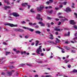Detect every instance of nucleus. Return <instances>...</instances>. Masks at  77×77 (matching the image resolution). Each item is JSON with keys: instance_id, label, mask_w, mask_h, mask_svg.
Returning a JSON list of instances; mask_svg holds the SVG:
<instances>
[{"instance_id": "obj_1", "label": "nucleus", "mask_w": 77, "mask_h": 77, "mask_svg": "<svg viewBox=\"0 0 77 77\" xmlns=\"http://www.w3.org/2000/svg\"><path fill=\"white\" fill-rule=\"evenodd\" d=\"M5 26H9L10 27H17L18 26L17 25H14L13 24L10 23H5Z\"/></svg>"}, {"instance_id": "obj_2", "label": "nucleus", "mask_w": 77, "mask_h": 77, "mask_svg": "<svg viewBox=\"0 0 77 77\" xmlns=\"http://www.w3.org/2000/svg\"><path fill=\"white\" fill-rule=\"evenodd\" d=\"M45 8L44 6L43 5H41L39 8H38L37 10L38 12H42L44 10Z\"/></svg>"}, {"instance_id": "obj_3", "label": "nucleus", "mask_w": 77, "mask_h": 77, "mask_svg": "<svg viewBox=\"0 0 77 77\" xmlns=\"http://www.w3.org/2000/svg\"><path fill=\"white\" fill-rule=\"evenodd\" d=\"M42 47V46H40L39 48L38 49H37V50L36 51V52L37 54H40V52H42V50H41Z\"/></svg>"}, {"instance_id": "obj_4", "label": "nucleus", "mask_w": 77, "mask_h": 77, "mask_svg": "<svg viewBox=\"0 0 77 77\" xmlns=\"http://www.w3.org/2000/svg\"><path fill=\"white\" fill-rule=\"evenodd\" d=\"M40 14H38L37 15V17H36V18L38 20H40V21H42V18H40Z\"/></svg>"}, {"instance_id": "obj_5", "label": "nucleus", "mask_w": 77, "mask_h": 77, "mask_svg": "<svg viewBox=\"0 0 77 77\" xmlns=\"http://www.w3.org/2000/svg\"><path fill=\"white\" fill-rule=\"evenodd\" d=\"M49 43H50V44H54V45H57V43H55L54 42H53L51 41H47Z\"/></svg>"}, {"instance_id": "obj_6", "label": "nucleus", "mask_w": 77, "mask_h": 77, "mask_svg": "<svg viewBox=\"0 0 77 77\" xmlns=\"http://www.w3.org/2000/svg\"><path fill=\"white\" fill-rule=\"evenodd\" d=\"M4 58H5V57H2V59H0V63H1V64H3L4 63V61L3 59H4Z\"/></svg>"}, {"instance_id": "obj_7", "label": "nucleus", "mask_w": 77, "mask_h": 77, "mask_svg": "<svg viewBox=\"0 0 77 77\" xmlns=\"http://www.w3.org/2000/svg\"><path fill=\"white\" fill-rule=\"evenodd\" d=\"M18 13H13V16L14 17H19L20 15L18 14H17Z\"/></svg>"}, {"instance_id": "obj_8", "label": "nucleus", "mask_w": 77, "mask_h": 77, "mask_svg": "<svg viewBox=\"0 0 77 77\" xmlns=\"http://www.w3.org/2000/svg\"><path fill=\"white\" fill-rule=\"evenodd\" d=\"M71 11V8H69V7H67L66 8V11L67 12H70Z\"/></svg>"}, {"instance_id": "obj_9", "label": "nucleus", "mask_w": 77, "mask_h": 77, "mask_svg": "<svg viewBox=\"0 0 77 77\" xmlns=\"http://www.w3.org/2000/svg\"><path fill=\"white\" fill-rule=\"evenodd\" d=\"M39 24H41V26H42L43 27H44L45 26V23H42V22H38Z\"/></svg>"}, {"instance_id": "obj_10", "label": "nucleus", "mask_w": 77, "mask_h": 77, "mask_svg": "<svg viewBox=\"0 0 77 77\" xmlns=\"http://www.w3.org/2000/svg\"><path fill=\"white\" fill-rule=\"evenodd\" d=\"M56 40L55 42H56V43H59L60 42V40L58 39L57 38H56Z\"/></svg>"}, {"instance_id": "obj_11", "label": "nucleus", "mask_w": 77, "mask_h": 77, "mask_svg": "<svg viewBox=\"0 0 77 77\" xmlns=\"http://www.w3.org/2000/svg\"><path fill=\"white\" fill-rule=\"evenodd\" d=\"M64 48L66 49V50H70V48L68 46H64Z\"/></svg>"}, {"instance_id": "obj_12", "label": "nucleus", "mask_w": 77, "mask_h": 77, "mask_svg": "<svg viewBox=\"0 0 77 77\" xmlns=\"http://www.w3.org/2000/svg\"><path fill=\"white\" fill-rule=\"evenodd\" d=\"M74 21L73 20H71L70 21V23L71 24H75V22H74Z\"/></svg>"}, {"instance_id": "obj_13", "label": "nucleus", "mask_w": 77, "mask_h": 77, "mask_svg": "<svg viewBox=\"0 0 77 77\" xmlns=\"http://www.w3.org/2000/svg\"><path fill=\"white\" fill-rule=\"evenodd\" d=\"M12 72H8L7 73V75H8V76H11V75H12Z\"/></svg>"}, {"instance_id": "obj_14", "label": "nucleus", "mask_w": 77, "mask_h": 77, "mask_svg": "<svg viewBox=\"0 0 77 77\" xmlns=\"http://www.w3.org/2000/svg\"><path fill=\"white\" fill-rule=\"evenodd\" d=\"M28 4H27V3H22L21 4L22 6H25L26 5H28Z\"/></svg>"}, {"instance_id": "obj_15", "label": "nucleus", "mask_w": 77, "mask_h": 77, "mask_svg": "<svg viewBox=\"0 0 77 77\" xmlns=\"http://www.w3.org/2000/svg\"><path fill=\"white\" fill-rule=\"evenodd\" d=\"M28 30H29V31H30L31 32H33V31H34V29H32V28L29 27L28 29Z\"/></svg>"}, {"instance_id": "obj_16", "label": "nucleus", "mask_w": 77, "mask_h": 77, "mask_svg": "<svg viewBox=\"0 0 77 77\" xmlns=\"http://www.w3.org/2000/svg\"><path fill=\"white\" fill-rule=\"evenodd\" d=\"M35 42L36 43V44L35 45V46H38V43L39 42L38 40H36L35 41Z\"/></svg>"}, {"instance_id": "obj_17", "label": "nucleus", "mask_w": 77, "mask_h": 77, "mask_svg": "<svg viewBox=\"0 0 77 77\" xmlns=\"http://www.w3.org/2000/svg\"><path fill=\"white\" fill-rule=\"evenodd\" d=\"M69 35H70V32H68V33H65L64 35L65 36H69Z\"/></svg>"}, {"instance_id": "obj_18", "label": "nucleus", "mask_w": 77, "mask_h": 77, "mask_svg": "<svg viewBox=\"0 0 77 77\" xmlns=\"http://www.w3.org/2000/svg\"><path fill=\"white\" fill-rule=\"evenodd\" d=\"M35 33L37 34H41V32L39 31H35Z\"/></svg>"}, {"instance_id": "obj_19", "label": "nucleus", "mask_w": 77, "mask_h": 77, "mask_svg": "<svg viewBox=\"0 0 77 77\" xmlns=\"http://www.w3.org/2000/svg\"><path fill=\"white\" fill-rule=\"evenodd\" d=\"M51 8H52V6L45 7L46 9H51Z\"/></svg>"}, {"instance_id": "obj_20", "label": "nucleus", "mask_w": 77, "mask_h": 77, "mask_svg": "<svg viewBox=\"0 0 77 77\" xmlns=\"http://www.w3.org/2000/svg\"><path fill=\"white\" fill-rule=\"evenodd\" d=\"M18 32H23L24 30L23 29H18Z\"/></svg>"}, {"instance_id": "obj_21", "label": "nucleus", "mask_w": 77, "mask_h": 77, "mask_svg": "<svg viewBox=\"0 0 77 77\" xmlns=\"http://www.w3.org/2000/svg\"><path fill=\"white\" fill-rule=\"evenodd\" d=\"M5 53H6V56L8 55V54H10L11 53V52L9 51H5Z\"/></svg>"}, {"instance_id": "obj_22", "label": "nucleus", "mask_w": 77, "mask_h": 77, "mask_svg": "<svg viewBox=\"0 0 77 77\" xmlns=\"http://www.w3.org/2000/svg\"><path fill=\"white\" fill-rule=\"evenodd\" d=\"M67 19H61L60 21L61 22L63 23V22H65V20H67Z\"/></svg>"}, {"instance_id": "obj_23", "label": "nucleus", "mask_w": 77, "mask_h": 77, "mask_svg": "<svg viewBox=\"0 0 77 77\" xmlns=\"http://www.w3.org/2000/svg\"><path fill=\"white\" fill-rule=\"evenodd\" d=\"M26 54V51H24L23 52V51H21V54Z\"/></svg>"}, {"instance_id": "obj_24", "label": "nucleus", "mask_w": 77, "mask_h": 77, "mask_svg": "<svg viewBox=\"0 0 77 77\" xmlns=\"http://www.w3.org/2000/svg\"><path fill=\"white\" fill-rule=\"evenodd\" d=\"M53 12V10H51L50 11H48V13L49 14H51V13H52Z\"/></svg>"}, {"instance_id": "obj_25", "label": "nucleus", "mask_w": 77, "mask_h": 77, "mask_svg": "<svg viewBox=\"0 0 77 77\" xmlns=\"http://www.w3.org/2000/svg\"><path fill=\"white\" fill-rule=\"evenodd\" d=\"M71 7L72 8H74V3H72V5H71Z\"/></svg>"}, {"instance_id": "obj_26", "label": "nucleus", "mask_w": 77, "mask_h": 77, "mask_svg": "<svg viewBox=\"0 0 77 77\" xmlns=\"http://www.w3.org/2000/svg\"><path fill=\"white\" fill-rule=\"evenodd\" d=\"M64 61H65L64 63H68V62H69V60H64Z\"/></svg>"}, {"instance_id": "obj_27", "label": "nucleus", "mask_w": 77, "mask_h": 77, "mask_svg": "<svg viewBox=\"0 0 77 77\" xmlns=\"http://www.w3.org/2000/svg\"><path fill=\"white\" fill-rule=\"evenodd\" d=\"M16 54H19V53H21V51H16Z\"/></svg>"}, {"instance_id": "obj_28", "label": "nucleus", "mask_w": 77, "mask_h": 77, "mask_svg": "<svg viewBox=\"0 0 77 77\" xmlns=\"http://www.w3.org/2000/svg\"><path fill=\"white\" fill-rule=\"evenodd\" d=\"M55 30L56 31H60V29H58V28H55Z\"/></svg>"}, {"instance_id": "obj_29", "label": "nucleus", "mask_w": 77, "mask_h": 77, "mask_svg": "<svg viewBox=\"0 0 77 77\" xmlns=\"http://www.w3.org/2000/svg\"><path fill=\"white\" fill-rule=\"evenodd\" d=\"M77 70L75 69H74L72 71V72H77Z\"/></svg>"}, {"instance_id": "obj_30", "label": "nucleus", "mask_w": 77, "mask_h": 77, "mask_svg": "<svg viewBox=\"0 0 77 77\" xmlns=\"http://www.w3.org/2000/svg\"><path fill=\"white\" fill-rule=\"evenodd\" d=\"M46 24L48 26V27H50L51 26H50V23H48Z\"/></svg>"}, {"instance_id": "obj_31", "label": "nucleus", "mask_w": 77, "mask_h": 77, "mask_svg": "<svg viewBox=\"0 0 77 77\" xmlns=\"http://www.w3.org/2000/svg\"><path fill=\"white\" fill-rule=\"evenodd\" d=\"M9 67L10 68V69H13V68H14V66H10Z\"/></svg>"}, {"instance_id": "obj_32", "label": "nucleus", "mask_w": 77, "mask_h": 77, "mask_svg": "<svg viewBox=\"0 0 77 77\" xmlns=\"http://www.w3.org/2000/svg\"><path fill=\"white\" fill-rule=\"evenodd\" d=\"M35 27L36 29H38V28H39V26H38V25H36L35 26Z\"/></svg>"}, {"instance_id": "obj_33", "label": "nucleus", "mask_w": 77, "mask_h": 77, "mask_svg": "<svg viewBox=\"0 0 77 77\" xmlns=\"http://www.w3.org/2000/svg\"><path fill=\"white\" fill-rule=\"evenodd\" d=\"M29 27H26L25 26H23V29H27V30H28V28Z\"/></svg>"}, {"instance_id": "obj_34", "label": "nucleus", "mask_w": 77, "mask_h": 77, "mask_svg": "<svg viewBox=\"0 0 77 77\" xmlns=\"http://www.w3.org/2000/svg\"><path fill=\"white\" fill-rule=\"evenodd\" d=\"M29 25H30L32 26H33V23H31V22L29 23Z\"/></svg>"}, {"instance_id": "obj_35", "label": "nucleus", "mask_w": 77, "mask_h": 77, "mask_svg": "<svg viewBox=\"0 0 77 77\" xmlns=\"http://www.w3.org/2000/svg\"><path fill=\"white\" fill-rule=\"evenodd\" d=\"M73 27L75 28V29H77V26L75 25H74L73 26Z\"/></svg>"}, {"instance_id": "obj_36", "label": "nucleus", "mask_w": 77, "mask_h": 77, "mask_svg": "<svg viewBox=\"0 0 77 77\" xmlns=\"http://www.w3.org/2000/svg\"><path fill=\"white\" fill-rule=\"evenodd\" d=\"M71 52L72 53H75V51H74L72 50L71 51Z\"/></svg>"}, {"instance_id": "obj_37", "label": "nucleus", "mask_w": 77, "mask_h": 77, "mask_svg": "<svg viewBox=\"0 0 77 77\" xmlns=\"http://www.w3.org/2000/svg\"><path fill=\"white\" fill-rule=\"evenodd\" d=\"M67 3V2H64L63 3H62V4H63V5H66V4Z\"/></svg>"}, {"instance_id": "obj_38", "label": "nucleus", "mask_w": 77, "mask_h": 77, "mask_svg": "<svg viewBox=\"0 0 77 77\" xmlns=\"http://www.w3.org/2000/svg\"><path fill=\"white\" fill-rule=\"evenodd\" d=\"M18 28L14 29V30H15V31H16V32L18 31Z\"/></svg>"}, {"instance_id": "obj_39", "label": "nucleus", "mask_w": 77, "mask_h": 77, "mask_svg": "<svg viewBox=\"0 0 77 77\" xmlns=\"http://www.w3.org/2000/svg\"><path fill=\"white\" fill-rule=\"evenodd\" d=\"M8 1H8V0H4L5 3H7Z\"/></svg>"}, {"instance_id": "obj_40", "label": "nucleus", "mask_w": 77, "mask_h": 77, "mask_svg": "<svg viewBox=\"0 0 77 77\" xmlns=\"http://www.w3.org/2000/svg\"><path fill=\"white\" fill-rule=\"evenodd\" d=\"M8 19L9 20H12V17H8Z\"/></svg>"}, {"instance_id": "obj_41", "label": "nucleus", "mask_w": 77, "mask_h": 77, "mask_svg": "<svg viewBox=\"0 0 77 77\" xmlns=\"http://www.w3.org/2000/svg\"><path fill=\"white\" fill-rule=\"evenodd\" d=\"M21 23H22V24H26V22H25V21H23Z\"/></svg>"}, {"instance_id": "obj_42", "label": "nucleus", "mask_w": 77, "mask_h": 77, "mask_svg": "<svg viewBox=\"0 0 77 77\" xmlns=\"http://www.w3.org/2000/svg\"><path fill=\"white\" fill-rule=\"evenodd\" d=\"M59 18H63V16H60L59 17Z\"/></svg>"}, {"instance_id": "obj_43", "label": "nucleus", "mask_w": 77, "mask_h": 77, "mask_svg": "<svg viewBox=\"0 0 77 77\" xmlns=\"http://www.w3.org/2000/svg\"><path fill=\"white\" fill-rule=\"evenodd\" d=\"M26 65H27L28 66H32V65L30 64H26Z\"/></svg>"}, {"instance_id": "obj_44", "label": "nucleus", "mask_w": 77, "mask_h": 77, "mask_svg": "<svg viewBox=\"0 0 77 77\" xmlns=\"http://www.w3.org/2000/svg\"><path fill=\"white\" fill-rule=\"evenodd\" d=\"M37 23H34L32 24V26H35L36 25H37Z\"/></svg>"}, {"instance_id": "obj_45", "label": "nucleus", "mask_w": 77, "mask_h": 77, "mask_svg": "<svg viewBox=\"0 0 77 77\" xmlns=\"http://www.w3.org/2000/svg\"><path fill=\"white\" fill-rule=\"evenodd\" d=\"M71 66L69 64L68 65V68H71Z\"/></svg>"}, {"instance_id": "obj_46", "label": "nucleus", "mask_w": 77, "mask_h": 77, "mask_svg": "<svg viewBox=\"0 0 77 77\" xmlns=\"http://www.w3.org/2000/svg\"><path fill=\"white\" fill-rule=\"evenodd\" d=\"M1 75H5V73L4 72H2L1 73Z\"/></svg>"}, {"instance_id": "obj_47", "label": "nucleus", "mask_w": 77, "mask_h": 77, "mask_svg": "<svg viewBox=\"0 0 77 77\" xmlns=\"http://www.w3.org/2000/svg\"><path fill=\"white\" fill-rule=\"evenodd\" d=\"M46 77H53L51 76V75H47L46 76Z\"/></svg>"}, {"instance_id": "obj_48", "label": "nucleus", "mask_w": 77, "mask_h": 77, "mask_svg": "<svg viewBox=\"0 0 77 77\" xmlns=\"http://www.w3.org/2000/svg\"><path fill=\"white\" fill-rule=\"evenodd\" d=\"M55 20L56 21H59V19H57V18H55Z\"/></svg>"}, {"instance_id": "obj_49", "label": "nucleus", "mask_w": 77, "mask_h": 77, "mask_svg": "<svg viewBox=\"0 0 77 77\" xmlns=\"http://www.w3.org/2000/svg\"><path fill=\"white\" fill-rule=\"evenodd\" d=\"M69 42L68 41H67L65 42L66 44H69Z\"/></svg>"}, {"instance_id": "obj_50", "label": "nucleus", "mask_w": 77, "mask_h": 77, "mask_svg": "<svg viewBox=\"0 0 77 77\" xmlns=\"http://www.w3.org/2000/svg\"><path fill=\"white\" fill-rule=\"evenodd\" d=\"M31 45H35V42H33L31 44Z\"/></svg>"}, {"instance_id": "obj_51", "label": "nucleus", "mask_w": 77, "mask_h": 77, "mask_svg": "<svg viewBox=\"0 0 77 77\" xmlns=\"http://www.w3.org/2000/svg\"><path fill=\"white\" fill-rule=\"evenodd\" d=\"M3 44L4 45H7V43L6 42H3Z\"/></svg>"}, {"instance_id": "obj_52", "label": "nucleus", "mask_w": 77, "mask_h": 77, "mask_svg": "<svg viewBox=\"0 0 77 77\" xmlns=\"http://www.w3.org/2000/svg\"><path fill=\"white\" fill-rule=\"evenodd\" d=\"M63 7V5H60V8H62Z\"/></svg>"}, {"instance_id": "obj_53", "label": "nucleus", "mask_w": 77, "mask_h": 77, "mask_svg": "<svg viewBox=\"0 0 77 77\" xmlns=\"http://www.w3.org/2000/svg\"><path fill=\"white\" fill-rule=\"evenodd\" d=\"M74 14L76 16L75 18H77V14L75 13Z\"/></svg>"}, {"instance_id": "obj_54", "label": "nucleus", "mask_w": 77, "mask_h": 77, "mask_svg": "<svg viewBox=\"0 0 77 77\" xmlns=\"http://www.w3.org/2000/svg\"><path fill=\"white\" fill-rule=\"evenodd\" d=\"M25 38H29V37L28 36H25Z\"/></svg>"}, {"instance_id": "obj_55", "label": "nucleus", "mask_w": 77, "mask_h": 77, "mask_svg": "<svg viewBox=\"0 0 77 77\" xmlns=\"http://www.w3.org/2000/svg\"><path fill=\"white\" fill-rule=\"evenodd\" d=\"M70 42H71V43H72V44H74L75 43L73 41H70Z\"/></svg>"}, {"instance_id": "obj_56", "label": "nucleus", "mask_w": 77, "mask_h": 77, "mask_svg": "<svg viewBox=\"0 0 77 77\" xmlns=\"http://www.w3.org/2000/svg\"><path fill=\"white\" fill-rule=\"evenodd\" d=\"M46 4H47V5H49V4H50V2L48 1L46 3Z\"/></svg>"}, {"instance_id": "obj_57", "label": "nucleus", "mask_w": 77, "mask_h": 77, "mask_svg": "<svg viewBox=\"0 0 77 77\" xmlns=\"http://www.w3.org/2000/svg\"><path fill=\"white\" fill-rule=\"evenodd\" d=\"M14 13H11L10 14V15H14Z\"/></svg>"}, {"instance_id": "obj_58", "label": "nucleus", "mask_w": 77, "mask_h": 77, "mask_svg": "<svg viewBox=\"0 0 77 77\" xmlns=\"http://www.w3.org/2000/svg\"><path fill=\"white\" fill-rule=\"evenodd\" d=\"M7 7L6 6H5V7L4 8V9L5 10H6V9H7Z\"/></svg>"}, {"instance_id": "obj_59", "label": "nucleus", "mask_w": 77, "mask_h": 77, "mask_svg": "<svg viewBox=\"0 0 77 77\" xmlns=\"http://www.w3.org/2000/svg\"><path fill=\"white\" fill-rule=\"evenodd\" d=\"M39 77V75H35V77Z\"/></svg>"}, {"instance_id": "obj_60", "label": "nucleus", "mask_w": 77, "mask_h": 77, "mask_svg": "<svg viewBox=\"0 0 77 77\" xmlns=\"http://www.w3.org/2000/svg\"><path fill=\"white\" fill-rule=\"evenodd\" d=\"M29 77H33V75H29Z\"/></svg>"}, {"instance_id": "obj_61", "label": "nucleus", "mask_w": 77, "mask_h": 77, "mask_svg": "<svg viewBox=\"0 0 77 77\" xmlns=\"http://www.w3.org/2000/svg\"><path fill=\"white\" fill-rule=\"evenodd\" d=\"M47 19H48V20H50V19H51V18L49 17H48L47 18Z\"/></svg>"}, {"instance_id": "obj_62", "label": "nucleus", "mask_w": 77, "mask_h": 77, "mask_svg": "<svg viewBox=\"0 0 77 77\" xmlns=\"http://www.w3.org/2000/svg\"><path fill=\"white\" fill-rule=\"evenodd\" d=\"M20 65H21V66H24V65H25V64H21Z\"/></svg>"}, {"instance_id": "obj_63", "label": "nucleus", "mask_w": 77, "mask_h": 77, "mask_svg": "<svg viewBox=\"0 0 77 77\" xmlns=\"http://www.w3.org/2000/svg\"><path fill=\"white\" fill-rule=\"evenodd\" d=\"M30 11L31 12H33V9H31L30 10Z\"/></svg>"}, {"instance_id": "obj_64", "label": "nucleus", "mask_w": 77, "mask_h": 77, "mask_svg": "<svg viewBox=\"0 0 77 77\" xmlns=\"http://www.w3.org/2000/svg\"><path fill=\"white\" fill-rule=\"evenodd\" d=\"M73 39L74 40V39H77V37L73 38Z\"/></svg>"}]
</instances>
